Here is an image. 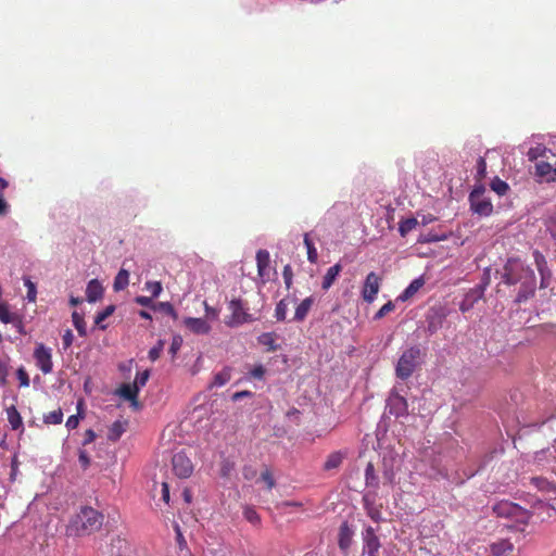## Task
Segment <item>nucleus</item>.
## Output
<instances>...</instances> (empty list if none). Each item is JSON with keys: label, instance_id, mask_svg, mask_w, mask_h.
I'll return each mask as SVG.
<instances>
[{"label": "nucleus", "instance_id": "obj_49", "mask_svg": "<svg viewBox=\"0 0 556 556\" xmlns=\"http://www.w3.org/2000/svg\"><path fill=\"white\" fill-rule=\"evenodd\" d=\"M282 277H283L285 285H286L287 289H290V287L292 285V280H293V271L289 264H287L283 267Z\"/></svg>", "mask_w": 556, "mask_h": 556}, {"label": "nucleus", "instance_id": "obj_10", "mask_svg": "<svg viewBox=\"0 0 556 556\" xmlns=\"http://www.w3.org/2000/svg\"><path fill=\"white\" fill-rule=\"evenodd\" d=\"M173 471L180 478L186 479L193 472V465L190 458L182 452L176 453L172 458Z\"/></svg>", "mask_w": 556, "mask_h": 556}, {"label": "nucleus", "instance_id": "obj_46", "mask_svg": "<svg viewBox=\"0 0 556 556\" xmlns=\"http://www.w3.org/2000/svg\"><path fill=\"white\" fill-rule=\"evenodd\" d=\"M477 179L478 180H482L485 175H486V162L484 160V157L482 156H479V159L477 160Z\"/></svg>", "mask_w": 556, "mask_h": 556}, {"label": "nucleus", "instance_id": "obj_41", "mask_svg": "<svg viewBox=\"0 0 556 556\" xmlns=\"http://www.w3.org/2000/svg\"><path fill=\"white\" fill-rule=\"evenodd\" d=\"M287 311H288L287 302L285 300L279 301L275 308L276 319L280 320V321L285 320L286 316H287Z\"/></svg>", "mask_w": 556, "mask_h": 556}, {"label": "nucleus", "instance_id": "obj_24", "mask_svg": "<svg viewBox=\"0 0 556 556\" xmlns=\"http://www.w3.org/2000/svg\"><path fill=\"white\" fill-rule=\"evenodd\" d=\"M126 431V422L116 420L112 424L108 432V439L110 441H117L122 434Z\"/></svg>", "mask_w": 556, "mask_h": 556}, {"label": "nucleus", "instance_id": "obj_45", "mask_svg": "<svg viewBox=\"0 0 556 556\" xmlns=\"http://www.w3.org/2000/svg\"><path fill=\"white\" fill-rule=\"evenodd\" d=\"M446 239H447V236H445V235L438 236V235H434L432 232H429L427 235L421 236L419 238L418 242H421V243H432V242L443 241V240H446Z\"/></svg>", "mask_w": 556, "mask_h": 556}, {"label": "nucleus", "instance_id": "obj_28", "mask_svg": "<svg viewBox=\"0 0 556 556\" xmlns=\"http://www.w3.org/2000/svg\"><path fill=\"white\" fill-rule=\"evenodd\" d=\"M7 416H8V421L11 425V428L13 430H17V429L22 428V426H23L22 417H21L20 413L17 412V409L15 408V406H10L7 409Z\"/></svg>", "mask_w": 556, "mask_h": 556}, {"label": "nucleus", "instance_id": "obj_63", "mask_svg": "<svg viewBox=\"0 0 556 556\" xmlns=\"http://www.w3.org/2000/svg\"><path fill=\"white\" fill-rule=\"evenodd\" d=\"M96 437L97 435L93 430H91V429L86 430L84 442H83L84 445H87V444L93 442L96 440Z\"/></svg>", "mask_w": 556, "mask_h": 556}, {"label": "nucleus", "instance_id": "obj_31", "mask_svg": "<svg viewBox=\"0 0 556 556\" xmlns=\"http://www.w3.org/2000/svg\"><path fill=\"white\" fill-rule=\"evenodd\" d=\"M418 225V220L415 217L406 218L400 222L399 224V232L404 238L416 228Z\"/></svg>", "mask_w": 556, "mask_h": 556}, {"label": "nucleus", "instance_id": "obj_1", "mask_svg": "<svg viewBox=\"0 0 556 556\" xmlns=\"http://www.w3.org/2000/svg\"><path fill=\"white\" fill-rule=\"evenodd\" d=\"M502 281L513 286L520 282V290L516 302L522 303L532 298L536 289V278L533 269L526 266L520 260L509 258L503 267Z\"/></svg>", "mask_w": 556, "mask_h": 556}, {"label": "nucleus", "instance_id": "obj_22", "mask_svg": "<svg viewBox=\"0 0 556 556\" xmlns=\"http://www.w3.org/2000/svg\"><path fill=\"white\" fill-rule=\"evenodd\" d=\"M365 484L369 490H378L379 488V477L376 473L375 466L371 462L367 463L365 468Z\"/></svg>", "mask_w": 556, "mask_h": 556}, {"label": "nucleus", "instance_id": "obj_42", "mask_svg": "<svg viewBox=\"0 0 556 556\" xmlns=\"http://www.w3.org/2000/svg\"><path fill=\"white\" fill-rule=\"evenodd\" d=\"M395 309V305L392 301L387 302L384 305L380 307V309L375 314L374 319L379 320L383 318L389 313Z\"/></svg>", "mask_w": 556, "mask_h": 556}, {"label": "nucleus", "instance_id": "obj_37", "mask_svg": "<svg viewBox=\"0 0 556 556\" xmlns=\"http://www.w3.org/2000/svg\"><path fill=\"white\" fill-rule=\"evenodd\" d=\"M552 172L556 175V168H553L547 162H539L535 164V174L539 177H547Z\"/></svg>", "mask_w": 556, "mask_h": 556}, {"label": "nucleus", "instance_id": "obj_61", "mask_svg": "<svg viewBox=\"0 0 556 556\" xmlns=\"http://www.w3.org/2000/svg\"><path fill=\"white\" fill-rule=\"evenodd\" d=\"M78 458H79V463L84 469H86L90 465V458H89L88 454L86 453V451H80Z\"/></svg>", "mask_w": 556, "mask_h": 556}, {"label": "nucleus", "instance_id": "obj_5", "mask_svg": "<svg viewBox=\"0 0 556 556\" xmlns=\"http://www.w3.org/2000/svg\"><path fill=\"white\" fill-rule=\"evenodd\" d=\"M363 506L367 514V516L375 522H380L383 520L382 518V503L379 502L378 490L370 489L364 493Z\"/></svg>", "mask_w": 556, "mask_h": 556}, {"label": "nucleus", "instance_id": "obj_25", "mask_svg": "<svg viewBox=\"0 0 556 556\" xmlns=\"http://www.w3.org/2000/svg\"><path fill=\"white\" fill-rule=\"evenodd\" d=\"M343 459H344V454H342L341 452L330 453L327 456V459L324 464V469L325 470L336 469L342 464Z\"/></svg>", "mask_w": 556, "mask_h": 556}, {"label": "nucleus", "instance_id": "obj_17", "mask_svg": "<svg viewBox=\"0 0 556 556\" xmlns=\"http://www.w3.org/2000/svg\"><path fill=\"white\" fill-rule=\"evenodd\" d=\"M352 539H353V531H352L351 527L349 526V523L346 521L342 522L339 528V539H338L339 547L342 551L346 552L351 546Z\"/></svg>", "mask_w": 556, "mask_h": 556}, {"label": "nucleus", "instance_id": "obj_59", "mask_svg": "<svg viewBox=\"0 0 556 556\" xmlns=\"http://www.w3.org/2000/svg\"><path fill=\"white\" fill-rule=\"evenodd\" d=\"M79 424V416L78 415H72L66 420V427L68 430H73L77 428Z\"/></svg>", "mask_w": 556, "mask_h": 556}, {"label": "nucleus", "instance_id": "obj_62", "mask_svg": "<svg viewBox=\"0 0 556 556\" xmlns=\"http://www.w3.org/2000/svg\"><path fill=\"white\" fill-rule=\"evenodd\" d=\"M253 393L251 391L244 390L233 393L232 401L237 402L243 397H251Z\"/></svg>", "mask_w": 556, "mask_h": 556}, {"label": "nucleus", "instance_id": "obj_12", "mask_svg": "<svg viewBox=\"0 0 556 556\" xmlns=\"http://www.w3.org/2000/svg\"><path fill=\"white\" fill-rule=\"evenodd\" d=\"M485 291V286H477L470 289L464 296L459 304V309L463 313H467L473 308L480 299H482Z\"/></svg>", "mask_w": 556, "mask_h": 556}, {"label": "nucleus", "instance_id": "obj_19", "mask_svg": "<svg viewBox=\"0 0 556 556\" xmlns=\"http://www.w3.org/2000/svg\"><path fill=\"white\" fill-rule=\"evenodd\" d=\"M103 296V287L97 279L88 282L86 288V298L90 303L97 302Z\"/></svg>", "mask_w": 556, "mask_h": 556}, {"label": "nucleus", "instance_id": "obj_20", "mask_svg": "<svg viewBox=\"0 0 556 556\" xmlns=\"http://www.w3.org/2000/svg\"><path fill=\"white\" fill-rule=\"evenodd\" d=\"M342 265L340 263H337L333 266L329 267L323 278L321 288L324 290H328L333 285L337 277L340 275Z\"/></svg>", "mask_w": 556, "mask_h": 556}, {"label": "nucleus", "instance_id": "obj_11", "mask_svg": "<svg viewBox=\"0 0 556 556\" xmlns=\"http://www.w3.org/2000/svg\"><path fill=\"white\" fill-rule=\"evenodd\" d=\"M362 536L364 542L363 554H367V556H379L381 543L376 534V530L371 526H368L364 529Z\"/></svg>", "mask_w": 556, "mask_h": 556}, {"label": "nucleus", "instance_id": "obj_4", "mask_svg": "<svg viewBox=\"0 0 556 556\" xmlns=\"http://www.w3.org/2000/svg\"><path fill=\"white\" fill-rule=\"evenodd\" d=\"M497 517L513 519L517 523L527 525L530 520V513L521 506L509 501H501L493 506Z\"/></svg>", "mask_w": 556, "mask_h": 556}, {"label": "nucleus", "instance_id": "obj_51", "mask_svg": "<svg viewBox=\"0 0 556 556\" xmlns=\"http://www.w3.org/2000/svg\"><path fill=\"white\" fill-rule=\"evenodd\" d=\"M506 548L511 551L513 549L511 544H509L507 542H502L501 544H493L491 551L494 555L500 556L501 554H503L505 552Z\"/></svg>", "mask_w": 556, "mask_h": 556}, {"label": "nucleus", "instance_id": "obj_26", "mask_svg": "<svg viewBox=\"0 0 556 556\" xmlns=\"http://www.w3.org/2000/svg\"><path fill=\"white\" fill-rule=\"evenodd\" d=\"M303 242H304V245L306 248L307 260L309 261V263H312V264L317 263V261H318V252H317V249L315 248V243L309 238V233H305L304 235Z\"/></svg>", "mask_w": 556, "mask_h": 556}, {"label": "nucleus", "instance_id": "obj_48", "mask_svg": "<svg viewBox=\"0 0 556 556\" xmlns=\"http://www.w3.org/2000/svg\"><path fill=\"white\" fill-rule=\"evenodd\" d=\"M152 296L138 295L135 298V302L141 306L150 307L152 309H156V304L153 303Z\"/></svg>", "mask_w": 556, "mask_h": 556}, {"label": "nucleus", "instance_id": "obj_33", "mask_svg": "<svg viewBox=\"0 0 556 556\" xmlns=\"http://www.w3.org/2000/svg\"><path fill=\"white\" fill-rule=\"evenodd\" d=\"M16 314L10 312L8 303H0V321L3 324L15 323Z\"/></svg>", "mask_w": 556, "mask_h": 556}, {"label": "nucleus", "instance_id": "obj_30", "mask_svg": "<svg viewBox=\"0 0 556 556\" xmlns=\"http://www.w3.org/2000/svg\"><path fill=\"white\" fill-rule=\"evenodd\" d=\"M531 484H533L538 490L547 492V493L556 490L555 484L553 482H549L546 478H543V477L531 478Z\"/></svg>", "mask_w": 556, "mask_h": 556}, {"label": "nucleus", "instance_id": "obj_7", "mask_svg": "<svg viewBox=\"0 0 556 556\" xmlns=\"http://www.w3.org/2000/svg\"><path fill=\"white\" fill-rule=\"evenodd\" d=\"M230 318L226 324L230 327L239 326L253 320L251 314L247 312L244 303L240 299H233L229 302Z\"/></svg>", "mask_w": 556, "mask_h": 556}, {"label": "nucleus", "instance_id": "obj_50", "mask_svg": "<svg viewBox=\"0 0 556 556\" xmlns=\"http://www.w3.org/2000/svg\"><path fill=\"white\" fill-rule=\"evenodd\" d=\"M261 479L266 483L268 490H271L276 484L269 469H266L261 473Z\"/></svg>", "mask_w": 556, "mask_h": 556}, {"label": "nucleus", "instance_id": "obj_47", "mask_svg": "<svg viewBox=\"0 0 556 556\" xmlns=\"http://www.w3.org/2000/svg\"><path fill=\"white\" fill-rule=\"evenodd\" d=\"M149 377H150L149 370H144L143 372L137 374L136 379L132 384L137 386L138 390H140V388L146 386L147 381L149 380Z\"/></svg>", "mask_w": 556, "mask_h": 556}, {"label": "nucleus", "instance_id": "obj_15", "mask_svg": "<svg viewBox=\"0 0 556 556\" xmlns=\"http://www.w3.org/2000/svg\"><path fill=\"white\" fill-rule=\"evenodd\" d=\"M116 393L121 397L129 401L131 403V406H134L135 408L139 407V402H138L139 390H138L137 386H134L132 383H123L118 388Z\"/></svg>", "mask_w": 556, "mask_h": 556}, {"label": "nucleus", "instance_id": "obj_8", "mask_svg": "<svg viewBox=\"0 0 556 556\" xmlns=\"http://www.w3.org/2000/svg\"><path fill=\"white\" fill-rule=\"evenodd\" d=\"M382 277L375 271H370L367 274L363 287H362V298L367 303H372L381 288Z\"/></svg>", "mask_w": 556, "mask_h": 556}, {"label": "nucleus", "instance_id": "obj_52", "mask_svg": "<svg viewBox=\"0 0 556 556\" xmlns=\"http://www.w3.org/2000/svg\"><path fill=\"white\" fill-rule=\"evenodd\" d=\"M16 375H17V379L20 381V386L21 387H25L26 388V387L29 386L30 381H29L28 374L26 372V370L23 367L17 369Z\"/></svg>", "mask_w": 556, "mask_h": 556}, {"label": "nucleus", "instance_id": "obj_32", "mask_svg": "<svg viewBox=\"0 0 556 556\" xmlns=\"http://www.w3.org/2000/svg\"><path fill=\"white\" fill-rule=\"evenodd\" d=\"M63 421V412L61 408H58L53 412H50L43 416V422L46 425H60Z\"/></svg>", "mask_w": 556, "mask_h": 556}, {"label": "nucleus", "instance_id": "obj_54", "mask_svg": "<svg viewBox=\"0 0 556 556\" xmlns=\"http://www.w3.org/2000/svg\"><path fill=\"white\" fill-rule=\"evenodd\" d=\"M156 308H161L162 311H164L166 314L173 316L174 318L177 317V314H176V311L174 308V306L168 303V302H160L156 304Z\"/></svg>", "mask_w": 556, "mask_h": 556}, {"label": "nucleus", "instance_id": "obj_53", "mask_svg": "<svg viewBox=\"0 0 556 556\" xmlns=\"http://www.w3.org/2000/svg\"><path fill=\"white\" fill-rule=\"evenodd\" d=\"M545 151H546V148L542 147V146H538L535 148H531L528 151V157L531 161L536 160L539 156H542Z\"/></svg>", "mask_w": 556, "mask_h": 556}, {"label": "nucleus", "instance_id": "obj_13", "mask_svg": "<svg viewBox=\"0 0 556 556\" xmlns=\"http://www.w3.org/2000/svg\"><path fill=\"white\" fill-rule=\"evenodd\" d=\"M533 258L541 276V288L548 287L552 273L547 266L545 256L538 250L533 252Z\"/></svg>", "mask_w": 556, "mask_h": 556}, {"label": "nucleus", "instance_id": "obj_58", "mask_svg": "<svg viewBox=\"0 0 556 556\" xmlns=\"http://www.w3.org/2000/svg\"><path fill=\"white\" fill-rule=\"evenodd\" d=\"M265 375V368L263 365H257L251 369L250 376L254 379H262Z\"/></svg>", "mask_w": 556, "mask_h": 556}, {"label": "nucleus", "instance_id": "obj_44", "mask_svg": "<svg viewBox=\"0 0 556 556\" xmlns=\"http://www.w3.org/2000/svg\"><path fill=\"white\" fill-rule=\"evenodd\" d=\"M164 344V340H159L157 343L149 351V358L151 362H155L160 358Z\"/></svg>", "mask_w": 556, "mask_h": 556}, {"label": "nucleus", "instance_id": "obj_43", "mask_svg": "<svg viewBox=\"0 0 556 556\" xmlns=\"http://www.w3.org/2000/svg\"><path fill=\"white\" fill-rule=\"evenodd\" d=\"M244 518L251 522L252 525H258L261 522V517L256 513V510L252 507H245L243 511Z\"/></svg>", "mask_w": 556, "mask_h": 556}, {"label": "nucleus", "instance_id": "obj_23", "mask_svg": "<svg viewBox=\"0 0 556 556\" xmlns=\"http://www.w3.org/2000/svg\"><path fill=\"white\" fill-rule=\"evenodd\" d=\"M444 315L442 314H433L427 316V328L426 331L428 334L432 336L437 333L443 326Z\"/></svg>", "mask_w": 556, "mask_h": 556}, {"label": "nucleus", "instance_id": "obj_64", "mask_svg": "<svg viewBox=\"0 0 556 556\" xmlns=\"http://www.w3.org/2000/svg\"><path fill=\"white\" fill-rule=\"evenodd\" d=\"M8 211H9V204L7 203V201L4 199V194L1 193L0 194V216L7 215Z\"/></svg>", "mask_w": 556, "mask_h": 556}, {"label": "nucleus", "instance_id": "obj_34", "mask_svg": "<svg viewBox=\"0 0 556 556\" xmlns=\"http://www.w3.org/2000/svg\"><path fill=\"white\" fill-rule=\"evenodd\" d=\"M115 311L114 305L106 306L102 312H99L94 317V324L99 326L101 329H105V326L102 323L110 317Z\"/></svg>", "mask_w": 556, "mask_h": 556}, {"label": "nucleus", "instance_id": "obj_38", "mask_svg": "<svg viewBox=\"0 0 556 556\" xmlns=\"http://www.w3.org/2000/svg\"><path fill=\"white\" fill-rule=\"evenodd\" d=\"M24 285L27 288L26 299L29 302L35 303L36 299H37V288H36V285L29 278H25L24 279Z\"/></svg>", "mask_w": 556, "mask_h": 556}, {"label": "nucleus", "instance_id": "obj_39", "mask_svg": "<svg viewBox=\"0 0 556 556\" xmlns=\"http://www.w3.org/2000/svg\"><path fill=\"white\" fill-rule=\"evenodd\" d=\"M230 380V370L224 369L214 376L213 386L222 387Z\"/></svg>", "mask_w": 556, "mask_h": 556}, {"label": "nucleus", "instance_id": "obj_36", "mask_svg": "<svg viewBox=\"0 0 556 556\" xmlns=\"http://www.w3.org/2000/svg\"><path fill=\"white\" fill-rule=\"evenodd\" d=\"M73 324L78 331L79 336L85 337L87 334L86 331V323L84 320V317L78 314L77 312H73L72 314Z\"/></svg>", "mask_w": 556, "mask_h": 556}, {"label": "nucleus", "instance_id": "obj_16", "mask_svg": "<svg viewBox=\"0 0 556 556\" xmlns=\"http://www.w3.org/2000/svg\"><path fill=\"white\" fill-rule=\"evenodd\" d=\"M270 256L268 251L258 250L256 253L257 273L262 279L268 278Z\"/></svg>", "mask_w": 556, "mask_h": 556}, {"label": "nucleus", "instance_id": "obj_9", "mask_svg": "<svg viewBox=\"0 0 556 556\" xmlns=\"http://www.w3.org/2000/svg\"><path fill=\"white\" fill-rule=\"evenodd\" d=\"M34 358L37 367L42 374L48 375L53 370L51 349L47 348L43 343H38L34 351Z\"/></svg>", "mask_w": 556, "mask_h": 556}, {"label": "nucleus", "instance_id": "obj_60", "mask_svg": "<svg viewBox=\"0 0 556 556\" xmlns=\"http://www.w3.org/2000/svg\"><path fill=\"white\" fill-rule=\"evenodd\" d=\"M13 326L15 327L16 331L22 334V336H25L27 332L25 330V326H24V323L22 320V318L17 315L16 316V319H15V323H12Z\"/></svg>", "mask_w": 556, "mask_h": 556}, {"label": "nucleus", "instance_id": "obj_6", "mask_svg": "<svg viewBox=\"0 0 556 556\" xmlns=\"http://www.w3.org/2000/svg\"><path fill=\"white\" fill-rule=\"evenodd\" d=\"M484 187H476L469 195L470 207L473 213L480 216H490L493 212V204L490 199L483 197Z\"/></svg>", "mask_w": 556, "mask_h": 556}, {"label": "nucleus", "instance_id": "obj_35", "mask_svg": "<svg viewBox=\"0 0 556 556\" xmlns=\"http://www.w3.org/2000/svg\"><path fill=\"white\" fill-rule=\"evenodd\" d=\"M491 189L498 195H504L509 190V186L506 181L495 177L491 182Z\"/></svg>", "mask_w": 556, "mask_h": 556}, {"label": "nucleus", "instance_id": "obj_14", "mask_svg": "<svg viewBox=\"0 0 556 556\" xmlns=\"http://www.w3.org/2000/svg\"><path fill=\"white\" fill-rule=\"evenodd\" d=\"M184 325L195 334H206L211 331V326L203 318L187 317Z\"/></svg>", "mask_w": 556, "mask_h": 556}, {"label": "nucleus", "instance_id": "obj_57", "mask_svg": "<svg viewBox=\"0 0 556 556\" xmlns=\"http://www.w3.org/2000/svg\"><path fill=\"white\" fill-rule=\"evenodd\" d=\"M9 375V367L5 362L0 361V386L7 384V377Z\"/></svg>", "mask_w": 556, "mask_h": 556}, {"label": "nucleus", "instance_id": "obj_21", "mask_svg": "<svg viewBox=\"0 0 556 556\" xmlns=\"http://www.w3.org/2000/svg\"><path fill=\"white\" fill-rule=\"evenodd\" d=\"M314 304V298L313 296H308L306 299H304L295 308V313H294V317L293 319L296 320V321H303L309 309L312 308Z\"/></svg>", "mask_w": 556, "mask_h": 556}, {"label": "nucleus", "instance_id": "obj_27", "mask_svg": "<svg viewBox=\"0 0 556 556\" xmlns=\"http://www.w3.org/2000/svg\"><path fill=\"white\" fill-rule=\"evenodd\" d=\"M258 343L266 346L267 351L276 352L278 345L276 344V334L273 332H265L258 337Z\"/></svg>", "mask_w": 556, "mask_h": 556}, {"label": "nucleus", "instance_id": "obj_18", "mask_svg": "<svg viewBox=\"0 0 556 556\" xmlns=\"http://www.w3.org/2000/svg\"><path fill=\"white\" fill-rule=\"evenodd\" d=\"M425 285L424 277L414 279L406 289L397 296L396 301L405 302L413 298Z\"/></svg>", "mask_w": 556, "mask_h": 556}, {"label": "nucleus", "instance_id": "obj_40", "mask_svg": "<svg viewBox=\"0 0 556 556\" xmlns=\"http://www.w3.org/2000/svg\"><path fill=\"white\" fill-rule=\"evenodd\" d=\"M144 289L151 293L152 298H157L163 290L160 281H147Z\"/></svg>", "mask_w": 556, "mask_h": 556}, {"label": "nucleus", "instance_id": "obj_56", "mask_svg": "<svg viewBox=\"0 0 556 556\" xmlns=\"http://www.w3.org/2000/svg\"><path fill=\"white\" fill-rule=\"evenodd\" d=\"M74 336L71 329L65 330L62 336L63 349L67 350L73 344Z\"/></svg>", "mask_w": 556, "mask_h": 556}, {"label": "nucleus", "instance_id": "obj_29", "mask_svg": "<svg viewBox=\"0 0 556 556\" xmlns=\"http://www.w3.org/2000/svg\"><path fill=\"white\" fill-rule=\"evenodd\" d=\"M129 283V273L128 270L122 268L115 279H114V283H113V288L115 291H121V290H124Z\"/></svg>", "mask_w": 556, "mask_h": 556}, {"label": "nucleus", "instance_id": "obj_3", "mask_svg": "<svg viewBox=\"0 0 556 556\" xmlns=\"http://www.w3.org/2000/svg\"><path fill=\"white\" fill-rule=\"evenodd\" d=\"M420 355L421 351L416 345L404 351L395 367L396 377L402 380L409 378L419 363Z\"/></svg>", "mask_w": 556, "mask_h": 556}, {"label": "nucleus", "instance_id": "obj_2", "mask_svg": "<svg viewBox=\"0 0 556 556\" xmlns=\"http://www.w3.org/2000/svg\"><path fill=\"white\" fill-rule=\"evenodd\" d=\"M103 523V515L92 507L85 506L71 520L68 531L75 535H87L98 531Z\"/></svg>", "mask_w": 556, "mask_h": 556}, {"label": "nucleus", "instance_id": "obj_55", "mask_svg": "<svg viewBox=\"0 0 556 556\" xmlns=\"http://www.w3.org/2000/svg\"><path fill=\"white\" fill-rule=\"evenodd\" d=\"M182 344V339L179 336H176L173 338L172 344L169 346V353L174 357L176 353L180 350Z\"/></svg>", "mask_w": 556, "mask_h": 556}]
</instances>
